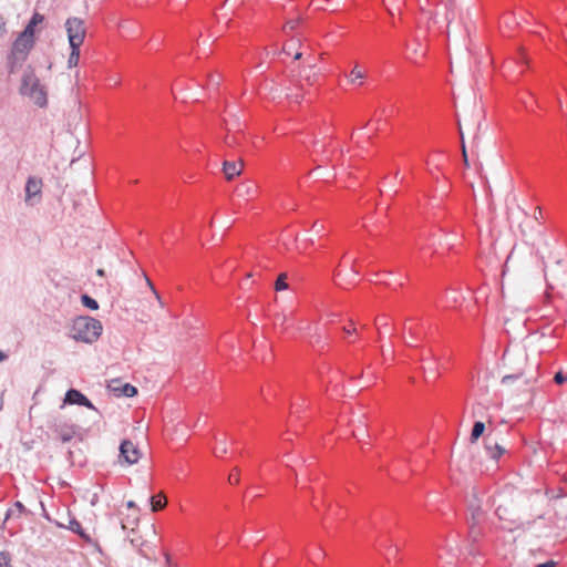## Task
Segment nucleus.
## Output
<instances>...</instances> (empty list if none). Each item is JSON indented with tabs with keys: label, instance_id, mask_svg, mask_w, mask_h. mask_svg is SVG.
I'll use <instances>...</instances> for the list:
<instances>
[{
	"label": "nucleus",
	"instance_id": "nucleus-1",
	"mask_svg": "<svg viewBox=\"0 0 567 567\" xmlns=\"http://www.w3.org/2000/svg\"><path fill=\"white\" fill-rule=\"evenodd\" d=\"M103 330L102 323L92 317L80 316L73 320L70 337L75 341L93 343Z\"/></svg>",
	"mask_w": 567,
	"mask_h": 567
},
{
	"label": "nucleus",
	"instance_id": "nucleus-2",
	"mask_svg": "<svg viewBox=\"0 0 567 567\" xmlns=\"http://www.w3.org/2000/svg\"><path fill=\"white\" fill-rule=\"evenodd\" d=\"M19 92L21 95L32 100L39 107H44L48 104L47 89L31 68L23 72Z\"/></svg>",
	"mask_w": 567,
	"mask_h": 567
},
{
	"label": "nucleus",
	"instance_id": "nucleus-3",
	"mask_svg": "<svg viewBox=\"0 0 567 567\" xmlns=\"http://www.w3.org/2000/svg\"><path fill=\"white\" fill-rule=\"evenodd\" d=\"M34 45L35 39H29L19 33L7 55V69L10 74L16 73L22 66Z\"/></svg>",
	"mask_w": 567,
	"mask_h": 567
},
{
	"label": "nucleus",
	"instance_id": "nucleus-4",
	"mask_svg": "<svg viewBox=\"0 0 567 567\" xmlns=\"http://www.w3.org/2000/svg\"><path fill=\"white\" fill-rule=\"evenodd\" d=\"M65 29L70 45L81 47L86 34L83 20L76 17L69 18L65 21Z\"/></svg>",
	"mask_w": 567,
	"mask_h": 567
},
{
	"label": "nucleus",
	"instance_id": "nucleus-5",
	"mask_svg": "<svg viewBox=\"0 0 567 567\" xmlns=\"http://www.w3.org/2000/svg\"><path fill=\"white\" fill-rule=\"evenodd\" d=\"M43 182L38 176H29L24 187V203L34 206L41 202Z\"/></svg>",
	"mask_w": 567,
	"mask_h": 567
},
{
	"label": "nucleus",
	"instance_id": "nucleus-6",
	"mask_svg": "<svg viewBox=\"0 0 567 567\" xmlns=\"http://www.w3.org/2000/svg\"><path fill=\"white\" fill-rule=\"evenodd\" d=\"M471 509H472V516L468 520V524H470L468 539L472 543H478L480 539L484 535L481 524L485 519V514L481 511L480 506H476V507L471 506Z\"/></svg>",
	"mask_w": 567,
	"mask_h": 567
},
{
	"label": "nucleus",
	"instance_id": "nucleus-7",
	"mask_svg": "<svg viewBox=\"0 0 567 567\" xmlns=\"http://www.w3.org/2000/svg\"><path fill=\"white\" fill-rule=\"evenodd\" d=\"M496 516L501 520V528L508 532H514L517 529H525V523L519 518L514 517L509 514L507 507L503 505H498L495 511Z\"/></svg>",
	"mask_w": 567,
	"mask_h": 567
},
{
	"label": "nucleus",
	"instance_id": "nucleus-8",
	"mask_svg": "<svg viewBox=\"0 0 567 567\" xmlns=\"http://www.w3.org/2000/svg\"><path fill=\"white\" fill-rule=\"evenodd\" d=\"M50 427L62 442L71 441L76 433V426L61 417H54Z\"/></svg>",
	"mask_w": 567,
	"mask_h": 567
},
{
	"label": "nucleus",
	"instance_id": "nucleus-9",
	"mask_svg": "<svg viewBox=\"0 0 567 567\" xmlns=\"http://www.w3.org/2000/svg\"><path fill=\"white\" fill-rule=\"evenodd\" d=\"M141 452L138 447L130 440L122 441L120 445V458L126 464L133 465L138 462Z\"/></svg>",
	"mask_w": 567,
	"mask_h": 567
},
{
	"label": "nucleus",
	"instance_id": "nucleus-10",
	"mask_svg": "<svg viewBox=\"0 0 567 567\" xmlns=\"http://www.w3.org/2000/svg\"><path fill=\"white\" fill-rule=\"evenodd\" d=\"M227 134L224 143L228 147H235L240 143L241 124L237 120L225 121Z\"/></svg>",
	"mask_w": 567,
	"mask_h": 567
},
{
	"label": "nucleus",
	"instance_id": "nucleus-11",
	"mask_svg": "<svg viewBox=\"0 0 567 567\" xmlns=\"http://www.w3.org/2000/svg\"><path fill=\"white\" fill-rule=\"evenodd\" d=\"M274 323L276 327L281 328L284 332H290L295 326H297L298 330L303 329L302 322H299L296 318H293L292 312L277 313Z\"/></svg>",
	"mask_w": 567,
	"mask_h": 567
},
{
	"label": "nucleus",
	"instance_id": "nucleus-12",
	"mask_svg": "<svg viewBox=\"0 0 567 567\" xmlns=\"http://www.w3.org/2000/svg\"><path fill=\"white\" fill-rule=\"evenodd\" d=\"M64 404H78L90 410H96L93 403L79 390L70 389L65 393Z\"/></svg>",
	"mask_w": 567,
	"mask_h": 567
},
{
	"label": "nucleus",
	"instance_id": "nucleus-13",
	"mask_svg": "<svg viewBox=\"0 0 567 567\" xmlns=\"http://www.w3.org/2000/svg\"><path fill=\"white\" fill-rule=\"evenodd\" d=\"M484 449L487 456L493 461H498L506 452V450L491 435L485 437Z\"/></svg>",
	"mask_w": 567,
	"mask_h": 567
},
{
	"label": "nucleus",
	"instance_id": "nucleus-14",
	"mask_svg": "<svg viewBox=\"0 0 567 567\" xmlns=\"http://www.w3.org/2000/svg\"><path fill=\"white\" fill-rule=\"evenodd\" d=\"M258 187L255 182L246 181L237 185L236 187V196L244 199H251L257 195Z\"/></svg>",
	"mask_w": 567,
	"mask_h": 567
},
{
	"label": "nucleus",
	"instance_id": "nucleus-15",
	"mask_svg": "<svg viewBox=\"0 0 567 567\" xmlns=\"http://www.w3.org/2000/svg\"><path fill=\"white\" fill-rule=\"evenodd\" d=\"M43 22H44V16L39 12H34L32 14L30 21L23 29V31L20 32V34L24 35L29 39H35L37 27L42 24Z\"/></svg>",
	"mask_w": 567,
	"mask_h": 567
},
{
	"label": "nucleus",
	"instance_id": "nucleus-16",
	"mask_svg": "<svg viewBox=\"0 0 567 567\" xmlns=\"http://www.w3.org/2000/svg\"><path fill=\"white\" fill-rule=\"evenodd\" d=\"M424 372L425 381H434L439 377V362L436 358H432L429 362H425L422 367Z\"/></svg>",
	"mask_w": 567,
	"mask_h": 567
},
{
	"label": "nucleus",
	"instance_id": "nucleus-17",
	"mask_svg": "<svg viewBox=\"0 0 567 567\" xmlns=\"http://www.w3.org/2000/svg\"><path fill=\"white\" fill-rule=\"evenodd\" d=\"M300 48V40L291 38L284 44V52L287 55H292L295 60H299L302 56V52L299 50Z\"/></svg>",
	"mask_w": 567,
	"mask_h": 567
},
{
	"label": "nucleus",
	"instance_id": "nucleus-18",
	"mask_svg": "<svg viewBox=\"0 0 567 567\" xmlns=\"http://www.w3.org/2000/svg\"><path fill=\"white\" fill-rule=\"evenodd\" d=\"M243 164L225 161L223 164V172L228 181L233 179L235 176H238L241 173Z\"/></svg>",
	"mask_w": 567,
	"mask_h": 567
},
{
	"label": "nucleus",
	"instance_id": "nucleus-19",
	"mask_svg": "<svg viewBox=\"0 0 567 567\" xmlns=\"http://www.w3.org/2000/svg\"><path fill=\"white\" fill-rule=\"evenodd\" d=\"M347 78L350 84L360 86L363 84L365 71L357 63Z\"/></svg>",
	"mask_w": 567,
	"mask_h": 567
},
{
	"label": "nucleus",
	"instance_id": "nucleus-20",
	"mask_svg": "<svg viewBox=\"0 0 567 567\" xmlns=\"http://www.w3.org/2000/svg\"><path fill=\"white\" fill-rule=\"evenodd\" d=\"M24 513H27V508L24 507V505L21 502L18 501L14 503V505L12 507H10L7 511L6 517H4V523L12 518H19Z\"/></svg>",
	"mask_w": 567,
	"mask_h": 567
},
{
	"label": "nucleus",
	"instance_id": "nucleus-21",
	"mask_svg": "<svg viewBox=\"0 0 567 567\" xmlns=\"http://www.w3.org/2000/svg\"><path fill=\"white\" fill-rule=\"evenodd\" d=\"M312 154L315 156L323 155V157L320 159L315 158V161L319 162V163H326L330 159V156H329V154H327V151H326V145L319 141L313 143ZM320 167H321V164H318V168H320Z\"/></svg>",
	"mask_w": 567,
	"mask_h": 567
},
{
	"label": "nucleus",
	"instance_id": "nucleus-22",
	"mask_svg": "<svg viewBox=\"0 0 567 567\" xmlns=\"http://www.w3.org/2000/svg\"><path fill=\"white\" fill-rule=\"evenodd\" d=\"M69 529L72 530L73 533L78 534L86 543H91V537L89 536V534H86L84 532L80 522H78L75 518L70 519Z\"/></svg>",
	"mask_w": 567,
	"mask_h": 567
},
{
	"label": "nucleus",
	"instance_id": "nucleus-23",
	"mask_svg": "<svg viewBox=\"0 0 567 567\" xmlns=\"http://www.w3.org/2000/svg\"><path fill=\"white\" fill-rule=\"evenodd\" d=\"M485 431V424L482 421H476L473 424L472 432H471V443H475L484 433Z\"/></svg>",
	"mask_w": 567,
	"mask_h": 567
},
{
	"label": "nucleus",
	"instance_id": "nucleus-24",
	"mask_svg": "<svg viewBox=\"0 0 567 567\" xmlns=\"http://www.w3.org/2000/svg\"><path fill=\"white\" fill-rule=\"evenodd\" d=\"M318 73L313 72V65H309L301 72V79L305 80L309 85L315 84L318 81Z\"/></svg>",
	"mask_w": 567,
	"mask_h": 567
},
{
	"label": "nucleus",
	"instance_id": "nucleus-25",
	"mask_svg": "<svg viewBox=\"0 0 567 567\" xmlns=\"http://www.w3.org/2000/svg\"><path fill=\"white\" fill-rule=\"evenodd\" d=\"M411 321V319H406L403 323V330L404 332H406L410 337L411 340L413 341H417L420 340V332H419V329L414 324H409V322Z\"/></svg>",
	"mask_w": 567,
	"mask_h": 567
},
{
	"label": "nucleus",
	"instance_id": "nucleus-26",
	"mask_svg": "<svg viewBox=\"0 0 567 567\" xmlns=\"http://www.w3.org/2000/svg\"><path fill=\"white\" fill-rule=\"evenodd\" d=\"M151 506L153 512H157L165 507L166 497L163 494L150 497Z\"/></svg>",
	"mask_w": 567,
	"mask_h": 567
},
{
	"label": "nucleus",
	"instance_id": "nucleus-27",
	"mask_svg": "<svg viewBox=\"0 0 567 567\" xmlns=\"http://www.w3.org/2000/svg\"><path fill=\"white\" fill-rule=\"evenodd\" d=\"M71 53L68 59L69 68H74L79 64L80 61V47L70 45Z\"/></svg>",
	"mask_w": 567,
	"mask_h": 567
},
{
	"label": "nucleus",
	"instance_id": "nucleus-28",
	"mask_svg": "<svg viewBox=\"0 0 567 567\" xmlns=\"http://www.w3.org/2000/svg\"><path fill=\"white\" fill-rule=\"evenodd\" d=\"M374 323L378 329L379 339H381L382 338V329L388 328L390 324L389 317L386 315H380L375 318Z\"/></svg>",
	"mask_w": 567,
	"mask_h": 567
},
{
	"label": "nucleus",
	"instance_id": "nucleus-29",
	"mask_svg": "<svg viewBox=\"0 0 567 567\" xmlns=\"http://www.w3.org/2000/svg\"><path fill=\"white\" fill-rule=\"evenodd\" d=\"M399 551L400 548L396 544H390L384 551V557L389 563H391L396 559Z\"/></svg>",
	"mask_w": 567,
	"mask_h": 567
},
{
	"label": "nucleus",
	"instance_id": "nucleus-30",
	"mask_svg": "<svg viewBox=\"0 0 567 567\" xmlns=\"http://www.w3.org/2000/svg\"><path fill=\"white\" fill-rule=\"evenodd\" d=\"M221 81V76L218 73H210L207 75V87L209 90H216Z\"/></svg>",
	"mask_w": 567,
	"mask_h": 567
},
{
	"label": "nucleus",
	"instance_id": "nucleus-31",
	"mask_svg": "<svg viewBox=\"0 0 567 567\" xmlns=\"http://www.w3.org/2000/svg\"><path fill=\"white\" fill-rule=\"evenodd\" d=\"M81 302L84 307L91 309V310H97L99 303L95 299L90 297L89 295H82L81 296Z\"/></svg>",
	"mask_w": 567,
	"mask_h": 567
},
{
	"label": "nucleus",
	"instance_id": "nucleus-32",
	"mask_svg": "<svg viewBox=\"0 0 567 567\" xmlns=\"http://www.w3.org/2000/svg\"><path fill=\"white\" fill-rule=\"evenodd\" d=\"M0 567H13L12 555L7 550L0 551Z\"/></svg>",
	"mask_w": 567,
	"mask_h": 567
},
{
	"label": "nucleus",
	"instance_id": "nucleus-33",
	"mask_svg": "<svg viewBox=\"0 0 567 567\" xmlns=\"http://www.w3.org/2000/svg\"><path fill=\"white\" fill-rule=\"evenodd\" d=\"M286 280H287V275L286 274L279 275V277L277 278V280L275 282V289L277 291L287 289L288 288V284L286 282Z\"/></svg>",
	"mask_w": 567,
	"mask_h": 567
},
{
	"label": "nucleus",
	"instance_id": "nucleus-34",
	"mask_svg": "<svg viewBox=\"0 0 567 567\" xmlns=\"http://www.w3.org/2000/svg\"><path fill=\"white\" fill-rule=\"evenodd\" d=\"M324 556V553L321 548H315L312 553H309V559L312 564H317Z\"/></svg>",
	"mask_w": 567,
	"mask_h": 567
},
{
	"label": "nucleus",
	"instance_id": "nucleus-35",
	"mask_svg": "<svg viewBox=\"0 0 567 567\" xmlns=\"http://www.w3.org/2000/svg\"><path fill=\"white\" fill-rule=\"evenodd\" d=\"M136 392H137L136 388L128 383L123 384L121 388V393L127 398L135 395Z\"/></svg>",
	"mask_w": 567,
	"mask_h": 567
},
{
	"label": "nucleus",
	"instance_id": "nucleus-36",
	"mask_svg": "<svg viewBox=\"0 0 567 567\" xmlns=\"http://www.w3.org/2000/svg\"><path fill=\"white\" fill-rule=\"evenodd\" d=\"M226 453H227L226 441H219L214 449L215 456L221 457Z\"/></svg>",
	"mask_w": 567,
	"mask_h": 567
},
{
	"label": "nucleus",
	"instance_id": "nucleus-37",
	"mask_svg": "<svg viewBox=\"0 0 567 567\" xmlns=\"http://www.w3.org/2000/svg\"><path fill=\"white\" fill-rule=\"evenodd\" d=\"M432 358H436L430 349H422L420 353L419 360L423 362H429Z\"/></svg>",
	"mask_w": 567,
	"mask_h": 567
},
{
	"label": "nucleus",
	"instance_id": "nucleus-38",
	"mask_svg": "<svg viewBox=\"0 0 567 567\" xmlns=\"http://www.w3.org/2000/svg\"><path fill=\"white\" fill-rule=\"evenodd\" d=\"M145 280H146L147 286L150 287V289L154 293L155 298L157 299L159 306L164 307V302L162 301V298H161L159 293L156 291L153 282L150 280V278L147 276H145Z\"/></svg>",
	"mask_w": 567,
	"mask_h": 567
},
{
	"label": "nucleus",
	"instance_id": "nucleus-39",
	"mask_svg": "<svg viewBox=\"0 0 567 567\" xmlns=\"http://www.w3.org/2000/svg\"><path fill=\"white\" fill-rule=\"evenodd\" d=\"M567 381V375L563 371H558L554 375V382L558 385L564 384Z\"/></svg>",
	"mask_w": 567,
	"mask_h": 567
},
{
	"label": "nucleus",
	"instance_id": "nucleus-40",
	"mask_svg": "<svg viewBox=\"0 0 567 567\" xmlns=\"http://www.w3.org/2000/svg\"><path fill=\"white\" fill-rule=\"evenodd\" d=\"M357 264H358V259H353L352 261V267H351V271H350V275H351V279H349V282H354L358 280V277H359V272L358 270L355 269L357 267Z\"/></svg>",
	"mask_w": 567,
	"mask_h": 567
},
{
	"label": "nucleus",
	"instance_id": "nucleus-41",
	"mask_svg": "<svg viewBox=\"0 0 567 567\" xmlns=\"http://www.w3.org/2000/svg\"><path fill=\"white\" fill-rule=\"evenodd\" d=\"M444 19L446 21L447 24H450L452 22V20L454 19V12L452 9L447 8V6L444 7Z\"/></svg>",
	"mask_w": 567,
	"mask_h": 567
},
{
	"label": "nucleus",
	"instance_id": "nucleus-42",
	"mask_svg": "<svg viewBox=\"0 0 567 567\" xmlns=\"http://www.w3.org/2000/svg\"><path fill=\"white\" fill-rule=\"evenodd\" d=\"M404 3V0H394V3L392 6H386V10L390 14L393 16V10L398 9L400 10L401 6Z\"/></svg>",
	"mask_w": 567,
	"mask_h": 567
},
{
	"label": "nucleus",
	"instance_id": "nucleus-43",
	"mask_svg": "<svg viewBox=\"0 0 567 567\" xmlns=\"http://www.w3.org/2000/svg\"><path fill=\"white\" fill-rule=\"evenodd\" d=\"M520 377L519 373H516V374H506L502 378V384H508L509 382H513L515 381L516 379H518Z\"/></svg>",
	"mask_w": 567,
	"mask_h": 567
},
{
	"label": "nucleus",
	"instance_id": "nucleus-44",
	"mask_svg": "<svg viewBox=\"0 0 567 567\" xmlns=\"http://www.w3.org/2000/svg\"><path fill=\"white\" fill-rule=\"evenodd\" d=\"M7 33V20L0 14V38H3Z\"/></svg>",
	"mask_w": 567,
	"mask_h": 567
},
{
	"label": "nucleus",
	"instance_id": "nucleus-45",
	"mask_svg": "<svg viewBox=\"0 0 567 567\" xmlns=\"http://www.w3.org/2000/svg\"><path fill=\"white\" fill-rule=\"evenodd\" d=\"M321 342H323L324 344L327 342H324L321 338V336L317 334V336H313L311 337L309 343L315 348L316 346H319Z\"/></svg>",
	"mask_w": 567,
	"mask_h": 567
},
{
	"label": "nucleus",
	"instance_id": "nucleus-46",
	"mask_svg": "<svg viewBox=\"0 0 567 567\" xmlns=\"http://www.w3.org/2000/svg\"><path fill=\"white\" fill-rule=\"evenodd\" d=\"M312 230L317 234V235H320L324 231V226L322 224H320L319 221H316L313 225H312Z\"/></svg>",
	"mask_w": 567,
	"mask_h": 567
},
{
	"label": "nucleus",
	"instance_id": "nucleus-47",
	"mask_svg": "<svg viewBox=\"0 0 567 567\" xmlns=\"http://www.w3.org/2000/svg\"><path fill=\"white\" fill-rule=\"evenodd\" d=\"M413 53H414L415 55L423 56V55L425 54V49L422 47V44H421V43H417V44L415 45V48L413 49Z\"/></svg>",
	"mask_w": 567,
	"mask_h": 567
},
{
	"label": "nucleus",
	"instance_id": "nucleus-48",
	"mask_svg": "<svg viewBox=\"0 0 567 567\" xmlns=\"http://www.w3.org/2000/svg\"><path fill=\"white\" fill-rule=\"evenodd\" d=\"M297 24H298V21H297V20H290V21H288V22L285 24L284 29H285V31H288V30H289V31H292V30H295V29H296Z\"/></svg>",
	"mask_w": 567,
	"mask_h": 567
},
{
	"label": "nucleus",
	"instance_id": "nucleus-49",
	"mask_svg": "<svg viewBox=\"0 0 567 567\" xmlns=\"http://www.w3.org/2000/svg\"><path fill=\"white\" fill-rule=\"evenodd\" d=\"M286 96H287L288 99H290V100H293L296 103H299L300 97H301L299 94H297V93H292V92H287V93H286Z\"/></svg>",
	"mask_w": 567,
	"mask_h": 567
},
{
	"label": "nucleus",
	"instance_id": "nucleus-50",
	"mask_svg": "<svg viewBox=\"0 0 567 567\" xmlns=\"http://www.w3.org/2000/svg\"><path fill=\"white\" fill-rule=\"evenodd\" d=\"M439 14H440V11L436 8L434 12L430 11L429 19L432 20L434 23H436L437 22L436 18H437Z\"/></svg>",
	"mask_w": 567,
	"mask_h": 567
},
{
	"label": "nucleus",
	"instance_id": "nucleus-51",
	"mask_svg": "<svg viewBox=\"0 0 567 567\" xmlns=\"http://www.w3.org/2000/svg\"><path fill=\"white\" fill-rule=\"evenodd\" d=\"M555 566H556V563L554 560H548L546 563L538 564L535 567H555Z\"/></svg>",
	"mask_w": 567,
	"mask_h": 567
},
{
	"label": "nucleus",
	"instance_id": "nucleus-52",
	"mask_svg": "<svg viewBox=\"0 0 567 567\" xmlns=\"http://www.w3.org/2000/svg\"><path fill=\"white\" fill-rule=\"evenodd\" d=\"M228 482H229L230 484H237V483L239 482V477H238V475H237V474H236V475H235V474H230V475L228 476Z\"/></svg>",
	"mask_w": 567,
	"mask_h": 567
},
{
	"label": "nucleus",
	"instance_id": "nucleus-53",
	"mask_svg": "<svg viewBox=\"0 0 567 567\" xmlns=\"http://www.w3.org/2000/svg\"><path fill=\"white\" fill-rule=\"evenodd\" d=\"M539 217H542V209L539 207H536L535 208V218L538 219Z\"/></svg>",
	"mask_w": 567,
	"mask_h": 567
},
{
	"label": "nucleus",
	"instance_id": "nucleus-54",
	"mask_svg": "<svg viewBox=\"0 0 567 567\" xmlns=\"http://www.w3.org/2000/svg\"><path fill=\"white\" fill-rule=\"evenodd\" d=\"M343 331H344L347 334H352V333H354L357 330H355V328H352V329L343 328Z\"/></svg>",
	"mask_w": 567,
	"mask_h": 567
},
{
	"label": "nucleus",
	"instance_id": "nucleus-55",
	"mask_svg": "<svg viewBox=\"0 0 567 567\" xmlns=\"http://www.w3.org/2000/svg\"><path fill=\"white\" fill-rule=\"evenodd\" d=\"M8 355L0 350V362L7 360Z\"/></svg>",
	"mask_w": 567,
	"mask_h": 567
},
{
	"label": "nucleus",
	"instance_id": "nucleus-56",
	"mask_svg": "<svg viewBox=\"0 0 567 567\" xmlns=\"http://www.w3.org/2000/svg\"><path fill=\"white\" fill-rule=\"evenodd\" d=\"M417 2H419V6H420V9L425 12L426 10H425V8L422 4V0H417ZM425 2L427 3V2H430V0H425Z\"/></svg>",
	"mask_w": 567,
	"mask_h": 567
},
{
	"label": "nucleus",
	"instance_id": "nucleus-57",
	"mask_svg": "<svg viewBox=\"0 0 567 567\" xmlns=\"http://www.w3.org/2000/svg\"><path fill=\"white\" fill-rule=\"evenodd\" d=\"M96 275L100 276V277H104L105 276V271L103 269H97Z\"/></svg>",
	"mask_w": 567,
	"mask_h": 567
},
{
	"label": "nucleus",
	"instance_id": "nucleus-58",
	"mask_svg": "<svg viewBox=\"0 0 567 567\" xmlns=\"http://www.w3.org/2000/svg\"><path fill=\"white\" fill-rule=\"evenodd\" d=\"M445 245L449 246V247H452L454 244L449 239V237L446 236L445 238Z\"/></svg>",
	"mask_w": 567,
	"mask_h": 567
},
{
	"label": "nucleus",
	"instance_id": "nucleus-59",
	"mask_svg": "<svg viewBox=\"0 0 567 567\" xmlns=\"http://www.w3.org/2000/svg\"><path fill=\"white\" fill-rule=\"evenodd\" d=\"M127 507H130V508H133V507H135V504H134V502H132V501L127 502Z\"/></svg>",
	"mask_w": 567,
	"mask_h": 567
},
{
	"label": "nucleus",
	"instance_id": "nucleus-60",
	"mask_svg": "<svg viewBox=\"0 0 567 567\" xmlns=\"http://www.w3.org/2000/svg\"><path fill=\"white\" fill-rule=\"evenodd\" d=\"M404 342H405V344H406V346H409V347H413V343H412V342H410V341H408V340H405Z\"/></svg>",
	"mask_w": 567,
	"mask_h": 567
},
{
	"label": "nucleus",
	"instance_id": "nucleus-61",
	"mask_svg": "<svg viewBox=\"0 0 567 567\" xmlns=\"http://www.w3.org/2000/svg\"><path fill=\"white\" fill-rule=\"evenodd\" d=\"M120 29H121V30H124V29H125V23H124V22L120 24Z\"/></svg>",
	"mask_w": 567,
	"mask_h": 567
},
{
	"label": "nucleus",
	"instance_id": "nucleus-62",
	"mask_svg": "<svg viewBox=\"0 0 567 567\" xmlns=\"http://www.w3.org/2000/svg\"><path fill=\"white\" fill-rule=\"evenodd\" d=\"M513 23L518 25V24H519V21H517V20L514 18V19H513Z\"/></svg>",
	"mask_w": 567,
	"mask_h": 567
},
{
	"label": "nucleus",
	"instance_id": "nucleus-63",
	"mask_svg": "<svg viewBox=\"0 0 567 567\" xmlns=\"http://www.w3.org/2000/svg\"><path fill=\"white\" fill-rule=\"evenodd\" d=\"M336 277H339L340 276V271H334L333 274Z\"/></svg>",
	"mask_w": 567,
	"mask_h": 567
},
{
	"label": "nucleus",
	"instance_id": "nucleus-64",
	"mask_svg": "<svg viewBox=\"0 0 567 567\" xmlns=\"http://www.w3.org/2000/svg\"><path fill=\"white\" fill-rule=\"evenodd\" d=\"M122 528H123V529H126V528H127V526H126V524H125V523H122Z\"/></svg>",
	"mask_w": 567,
	"mask_h": 567
}]
</instances>
